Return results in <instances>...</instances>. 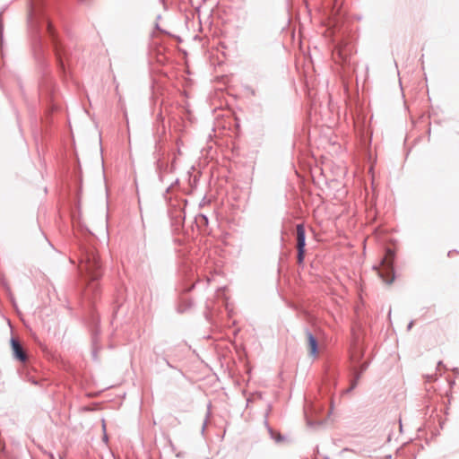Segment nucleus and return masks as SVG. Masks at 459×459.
Listing matches in <instances>:
<instances>
[{"label": "nucleus", "mask_w": 459, "mask_h": 459, "mask_svg": "<svg viewBox=\"0 0 459 459\" xmlns=\"http://www.w3.org/2000/svg\"><path fill=\"white\" fill-rule=\"evenodd\" d=\"M352 359L358 360L359 357H356L354 354L351 355Z\"/></svg>", "instance_id": "nucleus-9"}, {"label": "nucleus", "mask_w": 459, "mask_h": 459, "mask_svg": "<svg viewBox=\"0 0 459 459\" xmlns=\"http://www.w3.org/2000/svg\"><path fill=\"white\" fill-rule=\"evenodd\" d=\"M333 403L325 406L324 403H306L304 406V414L307 425L315 426L325 424L331 421V414L333 413Z\"/></svg>", "instance_id": "nucleus-1"}, {"label": "nucleus", "mask_w": 459, "mask_h": 459, "mask_svg": "<svg viewBox=\"0 0 459 459\" xmlns=\"http://www.w3.org/2000/svg\"><path fill=\"white\" fill-rule=\"evenodd\" d=\"M394 252L392 250H387L385 258L382 261L381 267L378 269V274L383 279L385 282L390 284L394 281V269H393V260H394Z\"/></svg>", "instance_id": "nucleus-4"}, {"label": "nucleus", "mask_w": 459, "mask_h": 459, "mask_svg": "<svg viewBox=\"0 0 459 459\" xmlns=\"http://www.w3.org/2000/svg\"><path fill=\"white\" fill-rule=\"evenodd\" d=\"M297 248H298V263L301 264L305 255V229L302 224L297 225Z\"/></svg>", "instance_id": "nucleus-5"}, {"label": "nucleus", "mask_w": 459, "mask_h": 459, "mask_svg": "<svg viewBox=\"0 0 459 459\" xmlns=\"http://www.w3.org/2000/svg\"><path fill=\"white\" fill-rule=\"evenodd\" d=\"M103 439H104L105 441H107V440H108V437H107V435H104Z\"/></svg>", "instance_id": "nucleus-11"}, {"label": "nucleus", "mask_w": 459, "mask_h": 459, "mask_svg": "<svg viewBox=\"0 0 459 459\" xmlns=\"http://www.w3.org/2000/svg\"><path fill=\"white\" fill-rule=\"evenodd\" d=\"M49 457H50L51 459H56L53 454H49Z\"/></svg>", "instance_id": "nucleus-10"}, {"label": "nucleus", "mask_w": 459, "mask_h": 459, "mask_svg": "<svg viewBox=\"0 0 459 459\" xmlns=\"http://www.w3.org/2000/svg\"><path fill=\"white\" fill-rule=\"evenodd\" d=\"M353 47L348 43L340 44L333 52L334 62L340 65L343 69L350 67L351 65V56Z\"/></svg>", "instance_id": "nucleus-3"}, {"label": "nucleus", "mask_w": 459, "mask_h": 459, "mask_svg": "<svg viewBox=\"0 0 459 459\" xmlns=\"http://www.w3.org/2000/svg\"><path fill=\"white\" fill-rule=\"evenodd\" d=\"M306 339H307V348L309 356L312 358H316L318 356V344L316 338L313 336V334L309 332L306 333Z\"/></svg>", "instance_id": "nucleus-6"}, {"label": "nucleus", "mask_w": 459, "mask_h": 459, "mask_svg": "<svg viewBox=\"0 0 459 459\" xmlns=\"http://www.w3.org/2000/svg\"><path fill=\"white\" fill-rule=\"evenodd\" d=\"M455 253H456V251H455V250L449 251V252H448V256H453V255H454V254H455Z\"/></svg>", "instance_id": "nucleus-8"}, {"label": "nucleus", "mask_w": 459, "mask_h": 459, "mask_svg": "<svg viewBox=\"0 0 459 459\" xmlns=\"http://www.w3.org/2000/svg\"><path fill=\"white\" fill-rule=\"evenodd\" d=\"M11 347L13 351V356L20 361L24 362L27 359V355L25 351H23V348L22 347L21 343L18 340L13 338L11 340Z\"/></svg>", "instance_id": "nucleus-7"}, {"label": "nucleus", "mask_w": 459, "mask_h": 459, "mask_svg": "<svg viewBox=\"0 0 459 459\" xmlns=\"http://www.w3.org/2000/svg\"><path fill=\"white\" fill-rule=\"evenodd\" d=\"M79 268L91 281H96L101 276V265L97 251L93 247H88L83 251Z\"/></svg>", "instance_id": "nucleus-2"}]
</instances>
